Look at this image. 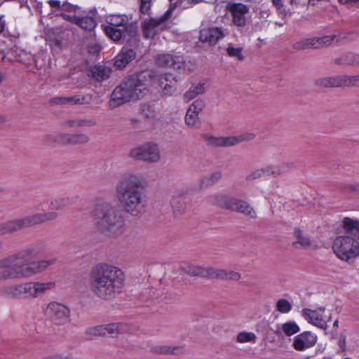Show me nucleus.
Returning a JSON list of instances; mask_svg holds the SVG:
<instances>
[{
    "label": "nucleus",
    "instance_id": "obj_1",
    "mask_svg": "<svg viewBox=\"0 0 359 359\" xmlns=\"http://www.w3.org/2000/svg\"><path fill=\"white\" fill-rule=\"evenodd\" d=\"M45 250L46 243L38 241L0 259V281L31 278L55 264L56 257L30 261Z\"/></svg>",
    "mask_w": 359,
    "mask_h": 359
},
{
    "label": "nucleus",
    "instance_id": "obj_2",
    "mask_svg": "<svg viewBox=\"0 0 359 359\" xmlns=\"http://www.w3.org/2000/svg\"><path fill=\"white\" fill-rule=\"evenodd\" d=\"M125 274L117 266L100 263L93 266L89 272V287L97 298L109 301L121 293Z\"/></svg>",
    "mask_w": 359,
    "mask_h": 359
},
{
    "label": "nucleus",
    "instance_id": "obj_3",
    "mask_svg": "<svg viewBox=\"0 0 359 359\" xmlns=\"http://www.w3.org/2000/svg\"><path fill=\"white\" fill-rule=\"evenodd\" d=\"M116 190L118 201L125 212L140 218L147 212L148 198L138 176L125 175L117 182Z\"/></svg>",
    "mask_w": 359,
    "mask_h": 359
},
{
    "label": "nucleus",
    "instance_id": "obj_4",
    "mask_svg": "<svg viewBox=\"0 0 359 359\" xmlns=\"http://www.w3.org/2000/svg\"><path fill=\"white\" fill-rule=\"evenodd\" d=\"M155 77L152 70L142 71L126 77L112 91L108 102L110 109L142 98L149 91V85Z\"/></svg>",
    "mask_w": 359,
    "mask_h": 359
},
{
    "label": "nucleus",
    "instance_id": "obj_5",
    "mask_svg": "<svg viewBox=\"0 0 359 359\" xmlns=\"http://www.w3.org/2000/svg\"><path fill=\"white\" fill-rule=\"evenodd\" d=\"M92 218L96 229L109 236H121L125 229V222L121 212L111 203H97L92 210Z\"/></svg>",
    "mask_w": 359,
    "mask_h": 359
},
{
    "label": "nucleus",
    "instance_id": "obj_6",
    "mask_svg": "<svg viewBox=\"0 0 359 359\" xmlns=\"http://www.w3.org/2000/svg\"><path fill=\"white\" fill-rule=\"evenodd\" d=\"M47 3L53 13L65 20L79 26L87 32H92L97 27V21L93 16H88L86 11H81L80 6L72 4L68 1L61 2L59 0H48Z\"/></svg>",
    "mask_w": 359,
    "mask_h": 359
},
{
    "label": "nucleus",
    "instance_id": "obj_7",
    "mask_svg": "<svg viewBox=\"0 0 359 359\" xmlns=\"http://www.w3.org/2000/svg\"><path fill=\"white\" fill-rule=\"evenodd\" d=\"M58 217L57 212L50 211L36 213L25 217L21 219L8 221L0 224V235L13 233L22 229L39 225L56 219Z\"/></svg>",
    "mask_w": 359,
    "mask_h": 359
},
{
    "label": "nucleus",
    "instance_id": "obj_8",
    "mask_svg": "<svg viewBox=\"0 0 359 359\" xmlns=\"http://www.w3.org/2000/svg\"><path fill=\"white\" fill-rule=\"evenodd\" d=\"M108 22L109 25L104 27V32L114 41H118L122 38L135 36L137 34V25L129 24L126 15L111 16Z\"/></svg>",
    "mask_w": 359,
    "mask_h": 359
},
{
    "label": "nucleus",
    "instance_id": "obj_9",
    "mask_svg": "<svg viewBox=\"0 0 359 359\" xmlns=\"http://www.w3.org/2000/svg\"><path fill=\"white\" fill-rule=\"evenodd\" d=\"M208 200L222 208L240 212L252 219L257 217L254 208L244 200L222 194L209 196Z\"/></svg>",
    "mask_w": 359,
    "mask_h": 359
},
{
    "label": "nucleus",
    "instance_id": "obj_10",
    "mask_svg": "<svg viewBox=\"0 0 359 359\" xmlns=\"http://www.w3.org/2000/svg\"><path fill=\"white\" fill-rule=\"evenodd\" d=\"M332 249L339 259L349 262L359 256V238L349 235L337 236L333 242Z\"/></svg>",
    "mask_w": 359,
    "mask_h": 359
},
{
    "label": "nucleus",
    "instance_id": "obj_11",
    "mask_svg": "<svg viewBox=\"0 0 359 359\" xmlns=\"http://www.w3.org/2000/svg\"><path fill=\"white\" fill-rule=\"evenodd\" d=\"M255 135L252 133H246L236 136L217 137L209 134L202 136L203 141L209 147H232L243 142H249L254 140Z\"/></svg>",
    "mask_w": 359,
    "mask_h": 359
},
{
    "label": "nucleus",
    "instance_id": "obj_12",
    "mask_svg": "<svg viewBox=\"0 0 359 359\" xmlns=\"http://www.w3.org/2000/svg\"><path fill=\"white\" fill-rule=\"evenodd\" d=\"M173 8H169L158 18H149L144 19L141 23L143 36L145 39H154L160 32L167 28L166 22L171 17Z\"/></svg>",
    "mask_w": 359,
    "mask_h": 359
},
{
    "label": "nucleus",
    "instance_id": "obj_13",
    "mask_svg": "<svg viewBox=\"0 0 359 359\" xmlns=\"http://www.w3.org/2000/svg\"><path fill=\"white\" fill-rule=\"evenodd\" d=\"M32 282L6 284L0 287V297L11 299L34 298Z\"/></svg>",
    "mask_w": 359,
    "mask_h": 359
},
{
    "label": "nucleus",
    "instance_id": "obj_14",
    "mask_svg": "<svg viewBox=\"0 0 359 359\" xmlns=\"http://www.w3.org/2000/svg\"><path fill=\"white\" fill-rule=\"evenodd\" d=\"M126 39V44L115 58L114 65L118 69L126 67L128 64L135 60L139 47L140 39L138 34L135 36H129Z\"/></svg>",
    "mask_w": 359,
    "mask_h": 359
},
{
    "label": "nucleus",
    "instance_id": "obj_15",
    "mask_svg": "<svg viewBox=\"0 0 359 359\" xmlns=\"http://www.w3.org/2000/svg\"><path fill=\"white\" fill-rule=\"evenodd\" d=\"M129 156L148 163H156L161 159L159 148L153 142L146 143L130 149Z\"/></svg>",
    "mask_w": 359,
    "mask_h": 359
},
{
    "label": "nucleus",
    "instance_id": "obj_16",
    "mask_svg": "<svg viewBox=\"0 0 359 359\" xmlns=\"http://www.w3.org/2000/svg\"><path fill=\"white\" fill-rule=\"evenodd\" d=\"M46 314L55 325H65L70 320V309L65 304L57 302H52L48 304Z\"/></svg>",
    "mask_w": 359,
    "mask_h": 359
},
{
    "label": "nucleus",
    "instance_id": "obj_17",
    "mask_svg": "<svg viewBox=\"0 0 359 359\" xmlns=\"http://www.w3.org/2000/svg\"><path fill=\"white\" fill-rule=\"evenodd\" d=\"M156 64L161 67H169L176 70H185L187 63L182 55L162 53L155 58Z\"/></svg>",
    "mask_w": 359,
    "mask_h": 359
},
{
    "label": "nucleus",
    "instance_id": "obj_18",
    "mask_svg": "<svg viewBox=\"0 0 359 359\" xmlns=\"http://www.w3.org/2000/svg\"><path fill=\"white\" fill-rule=\"evenodd\" d=\"M226 34V30L222 27L208 26L201 29L199 40L202 43H207L209 46H213L219 40L222 39Z\"/></svg>",
    "mask_w": 359,
    "mask_h": 359
},
{
    "label": "nucleus",
    "instance_id": "obj_19",
    "mask_svg": "<svg viewBox=\"0 0 359 359\" xmlns=\"http://www.w3.org/2000/svg\"><path fill=\"white\" fill-rule=\"evenodd\" d=\"M325 311L324 307H320L316 310H311L309 309H304L302 310V313L304 318L311 324L323 329L326 330L327 327V323L331 320V314L330 313L326 318V316H323V313Z\"/></svg>",
    "mask_w": 359,
    "mask_h": 359
},
{
    "label": "nucleus",
    "instance_id": "obj_20",
    "mask_svg": "<svg viewBox=\"0 0 359 359\" xmlns=\"http://www.w3.org/2000/svg\"><path fill=\"white\" fill-rule=\"evenodd\" d=\"M229 11L232 16V22L237 27H244L247 19L245 15L249 13L248 6L241 3H233L229 5Z\"/></svg>",
    "mask_w": 359,
    "mask_h": 359
},
{
    "label": "nucleus",
    "instance_id": "obj_21",
    "mask_svg": "<svg viewBox=\"0 0 359 359\" xmlns=\"http://www.w3.org/2000/svg\"><path fill=\"white\" fill-rule=\"evenodd\" d=\"M317 337L311 332H304L297 335L293 340V347L297 351H304L315 345Z\"/></svg>",
    "mask_w": 359,
    "mask_h": 359
},
{
    "label": "nucleus",
    "instance_id": "obj_22",
    "mask_svg": "<svg viewBox=\"0 0 359 359\" xmlns=\"http://www.w3.org/2000/svg\"><path fill=\"white\" fill-rule=\"evenodd\" d=\"M314 83L316 86L324 88L345 87L344 75L318 78Z\"/></svg>",
    "mask_w": 359,
    "mask_h": 359
},
{
    "label": "nucleus",
    "instance_id": "obj_23",
    "mask_svg": "<svg viewBox=\"0 0 359 359\" xmlns=\"http://www.w3.org/2000/svg\"><path fill=\"white\" fill-rule=\"evenodd\" d=\"M177 79L171 74H162L158 80V85L165 95H171L176 89Z\"/></svg>",
    "mask_w": 359,
    "mask_h": 359
},
{
    "label": "nucleus",
    "instance_id": "obj_24",
    "mask_svg": "<svg viewBox=\"0 0 359 359\" xmlns=\"http://www.w3.org/2000/svg\"><path fill=\"white\" fill-rule=\"evenodd\" d=\"M295 241L292 242V246L295 249H309L313 248V243L311 238L301 229H297L294 231Z\"/></svg>",
    "mask_w": 359,
    "mask_h": 359
},
{
    "label": "nucleus",
    "instance_id": "obj_25",
    "mask_svg": "<svg viewBox=\"0 0 359 359\" xmlns=\"http://www.w3.org/2000/svg\"><path fill=\"white\" fill-rule=\"evenodd\" d=\"M60 140L62 144H85L90 141V137L85 133H62Z\"/></svg>",
    "mask_w": 359,
    "mask_h": 359
},
{
    "label": "nucleus",
    "instance_id": "obj_26",
    "mask_svg": "<svg viewBox=\"0 0 359 359\" xmlns=\"http://www.w3.org/2000/svg\"><path fill=\"white\" fill-rule=\"evenodd\" d=\"M187 191L180 190L175 193L170 201V204L175 212L182 213L187 208L186 195Z\"/></svg>",
    "mask_w": 359,
    "mask_h": 359
},
{
    "label": "nucleus",
    "instance_id": "obj_27",
    "mask_svg": "<svg viewBox=\"0 0 359 359\" xmlns=\"http://www.w3.org/2000/svg\"><path fill=\"white\" fill-rule=\"evenodd\" d=\"M183 271L191 276L212 278L214 267L209 266L204 268L197 265H187L182 268Z\"/></svg>",
    "mask_w": 359,
    "mask_h": 359
},
{
    "label": "nucleus",
    "instance_id": "obj_28",
    "mask_svg": "<svg viewBox=\"0 0 359 359\" xmlns=\"http://www.w3.org/2000/svg\"><path fill=\"white\" fill-rule=\"evenodd\" d=\"M343 227L346 235L359 238V222L349 217L343 219Z\"/></svg>",
    "mask_w": 359,
    "mask_h": 359
},
{
    "label": "nucleus",
    "instance_id": "obj_29",
    "mask_svg": "<svg viewBox=\"0 0 359 359\" xmlns=\"http://www.w3.org/2000/svg\"><path fill=\"white\" fill-rule=\"evenodd\" d=\"M241 278V273L237 271L214 268L212 278L238 280Z\"/></svg>",
    "mask_w": 359,
    "mask_h": 359
},
{
    "label": "nucleus",
    "instance_id": "obj_30",
    "mask_svg": "<svg viewBox=\"0 0 359 359\" xmlns=\"http://www.w3.org/2000/svg\"><path fill=\"white\" fill-rule=\"evenodd\" d=\"M337 38V36L335 34L326 35L323 36L321 37H312L313 49H319L328 47L332 45L335 40L337 41V42L338 41Z\"/></svg>",
    "mask_w": 359,
    "mask_h": 359
},
{
    "label": "nucleus",
    "instance_id": "obj_31",
    "mask_svg": "<svg viewBox=\"0 0 359 359\" xmlns=\"http://www.w3.org/2000/svg\"><path fill=\"white\" fill-rule=\"evenodd\" d=\"M223 174L220 170H216L203 176L200 180L201 188L210 187L217 183L222 178Z\"/></svg>",
    "mask_w": 359,
    "mask_h": 359
},
{
    "label": "nucleus",
    "instance_id": "obj_32",
    "mask_svg": "<svg viewBox=\"0 0 359 359\" xmlns=\"http://www.w3.org/2000/svg\"><path fill=\"white\" fill-rule=\"evenodd\" d=\"M76 202L74 197L62 196L53 199L50 203V208L55 210H60L64 208L72 205Z\"/></svg>",
    "mask_w": 359,
    "mask_h": 359
},
{
    "label": "nucleus",
    "instance_id": "obj_33",
    "mask_svg": "<svg viewBox=\"0 0 359 359\" xmlns=\"http://www.w3.org/2000/svg\"><path fill=\"white\" fill-rule=\"evenodd\" d=\"M111 70L109 67L103 65H95L91 69V74L96 81H102L108 79Z\"/></svg>",
    "mask_w": 359,
    "mask_h": 359
},
{
    "label": "nucleus",
    "instance_id": "obj_34",
    "mask_svg": "<svg viewBox=\"0 0 359 359\" xmlns=\"http://www.w3.org/2000/svg\"><path fill=\"white\" fill-rule=\"evenodd\" d=\"M337 65H359V54L346 53L334 60Z\"/></svg>",
    "mask_w": 359,
    "mask_h": 359
},
{
    "label": "nucleus",
    "instance_id": "obj_35",
    "mask_svg": "<svg viewBox=\"0 0 359 359\" xmlns=\"http://www.w3.org/2000/svg\"><path fill=\"white\" fill-rule=\"evenodd\" d=\"M294 168L292 163H283L274 165H268L269 176L277 177Z\"/></svg>",
    "mask_w": 359,
    "mask_h": 359
},
{
    "label": "nucleus",
    "instance_id": "obj_36",
    "mask_svg": "<svg viewBox=\"0 0 359 359\" xmlns=\"http://www.w3.org/2000/svg\"><path fill=\"white\" fill-rule=\"evenodd\" d=\"M105 336L116 337L118 334L123 333L127 331V325L123 323H111L104 325Z\"/></svg>",
    "mask_w": 359,
    "mask_h": 359
},
{
    "label": "nucleus",
    "instance_id": "obj_37",
    "mask_svg": "<svg viewBox=\"0 0 359 359\" xmlns=\"http://www.w3.org/2000/svg\"><path fill=\"white\" fill-rule=\"evenodd\" d=\"M299 331V327L297 323L294 321H289L281 325V330L278 327L275 333L280 336L283 332L285 335L290 337L297 333Z\"/></svg>",
    "mask_w": 359,
    "mask_h": 359
},
{
    "label": "nucleus",
    "instance_id": "obj_38",
    "mask_svg": "<svg viewBox=\"0 0 359 359\" xmlns=\"http://www.w3.org/2000/svg\"><path fill=\"white\" fill-rule=\"evenodd\" d=\"M67 124L69 127L81 128V127H93L97 125L95 118H76L69 120Z\"/></svg>",
    "mask_w": 359,
    "mask_h": 359
},
{
    "label": "nucleus",
    "instance_id": "obj_39",
    "mask_svg": "<svg viewBox=\"0 0 359 359\" xmlns=\"http://www.w3.org/2000/svg\"><path fill=\"white\" fill-rule=\"evenodd\" d=\"M33 284V291H34V298H38L45 294V292L50 290L54 284L53 283H43V282H32Z\"/></svg>",
    "mask_w": 359,
    "mask_h": 359
},
{
    "label": "nucleus",
    "instance_id": "obj_40",
    "mask_svg": "<svg viewBox=\"0 0 359 359\" xmlns=\"http://www.w3.org/2000/svg\"><path fill=\"white\" fill-rule=\"evenodd\" d=\"M205 91L204 83H199L196 85H192L188 91L184 94V99L186 102H189Z\"/></svg>",
    "mask_w": 359,
    "mask_h": 359
},
{
    "label": "nucleus",
    "instance_id": "obj_41",
    "mask_svg": "<svg viewBox=\"0 0 359 359\" xmlns=\"http://www.w3.org/2000/svg\"><path fill=\"white\" fill-rule=\"evenodd\" d=\"M141 114L146 118L154 119L158 116V112L154 105L142 104L140 107Z\"/></svg>",
    "mask_w": 359,
    "mask_h": 359
},
{
    "label": "nucleus",
    "instance_id": "obj_42",
    "mask_svg": "<svg viewBox=\"0 0 359 359\" xmlns=\"http://www.w3.org/2000/svg\"><path fill=\"white\" fill-rule=\"evenodd\" d=\"M185 123L191 128H197L200 125L198 114L187 109L185 118Z\"/></svg>",
    "mask_w": 359,
    "mask_h": 359
},
{
    "label": "nucleus",
    "instance_id": "obj_43",
    "mask_svg": "<svg viewBox=\"0 0 359 359\" xmlns=\"http://www.w3.org/2000/svg\"><path fill=\"white\" fill-rule=\"evenodd\" d=\"M76 95L72 96L55 97L51 99V102L61 105H74L76 102Z\"/></svg>",
    "mask_w": 359,
    "mask_h": 359
},
{
    "label": "nucleus",
    "instance_id": "obj_44",
    "mask_svg": "<svg viewBox=\"0 0 359 359\" xmlns=\"http://www.w3.org/2000/svg\"><path fill=\"white\" fill-rule=\"evenodd\" d=\"M264 176H269V170L267 166L257 169L245 177V180L249 182H252L256 180L257 179L262 178Z\"/></svg>",
    "mask_w": 359,
    "mask_h": 359
},
{
    "label": "nucleus",
    "instance_id": "obj_45",
    "mask_svg": "<svg viewBox=\"0 0 359 359\" xmlns=\"http://www.w3.org/2000/svg\"><path fill=\"white\" fill-rule=\"evenodd\" d=\"M293 49L296 50H303L305 49L313 48V41L311 38L302 39L292 44Z\"/></svg>",
    "mask_w": 359,
    "mask_h": 359
},
{
    "label": "nucleus",
    "instance_id": "obj_46",
    "mask_svg": "<svg viewBox=\"0 0 359 359\" xmlns=\"http://www.w3.org/2000/svg\"><path fill=\"white\" fill-rule=\"evenodd\" d=\"M257 337L253 332H241L238 333L236 340L239 343L255 342Z\"/></svg>",
    "mask_w": 359,
    "mask_h": 359
},
{
    "label": "nucleus",
    "instance_id": "obj_47",
    "mask_svg": "<svg viewBox=\"0 0 359 359\" xmlns=\"http://www.w3.org/2000/svg\"><path fill=\"white\" fill-rule=\"evenodd\" d=\"M276 310L283 313H289L292 309V304L285 299H280L276 302Z\"/></svg>",
    "mask_w": 359,
    "mask_h": 359
},
{
    "label": "nucleus",
    "instance_id": "obj_48",
    "mask_svg": "<svg viewBox=\"0 0 359 359\" xmlns=\"http://www.w3.org/2000/svg\"><path fill=\"white\" fill-rule=\"evenodd\" d=\"M104 325H99L95 327H88L86 330V334L89 337H95V336H105Z\"/></svg>",
    "mask_w": 359,
    "mask_h": 359
},
{
    "label": "nucleus",
    "instance_id": "obj_49",
    "mask_svg": "<svg viewBox=\"0 0 359 359\" xmlns=\"http://www.w3.org/2000/svg\"><path fill=\"white\" fill-rule=\"evenodd\" d=\"M243 48H233L231 46H229L226 48V53L229 57H236L238 60H243L244 56L242 54Z\"/></svg>",
    "mask_w": 359,
    "mask_h": 359
},
{
    "label": "nucleus",
    "instance_id": "obj_50",
    "mask_svg": "<svg viewBox=\"0 0 359 359\" xmlns=\"http://www.w3.org/2000/svg\"><path fill=\"white\" fill-rule=\"evenodd\" d=\"M76 104L89 105L93 102V95L91 94L76 95Z\"/></svg>",
    "mask_w": 359,
    "mask_h": 359
},
{
    "label": "nucleus",
    "instance_id": "obj_51",
    "mask_svg": "<svg viewBox=\"0 0 359 359\" xmlns=\"http://www.w3.org/2000/svg\"><path fill=\"white\" fill-rule=\"evenodd\" d=\"M50 46L52 47V49L61 50L67 48V43L66 41L62 40L59 37H55L51 41Z\"/></svg>",
    "mask_w": 359,
    "mask_h": 359
},
{
    "label": "nucleus",
    "instance_id": "obj_52",
    "mask_svg": "<svg viewBox=\"0 0 359 359\" xmlns=\"http://www.w3.org/2000/svg\"><path fill=\"white\" fill-rule=\"evenodd\" d=\"M205 102L201 99L196 100L188 108V109L199 114L205 107Z\"/></svg>",
    "mask_w": 359,
    "mask_h": 359
},
{
    "label": "nucleus",
    "instance_id": "obj_53",
    "mask_svg": "<svg viewBox=\"0 0 359 359\" xmlns=\"http://www.w3.org/2000/svg\"><path fill=\"white\" fill-rule=\"evenodd\" d=\"M61 134L55 135V134H46L42 137L43 142L47 144H53V143H58L62 144V140H60Z\"/></svg>",
    "mask_w": 359,
    "mask_h": 359
},
{
    "label": "nucleus",
    "instance_id": "obj_54",
    "mask_svg": "<svg viewBox=\"0 0 359 359\" xmlns=\"http://www.w3.org/2000/svg\"><path fill=\"white\" fill-rule=\"evenodd\" d=\"M180 349L177 346L170 347L168 346H161L156 347V352L160 354H176L177 351Z\"/></svg>",
    "mask_w": 359,
    "mask_h": 359
},
{
    "label": "nucleus",
    "instance_id": "obj_55",
    "mask_svg": "<svg viewBox=\"0 0 359 359\" xmlns=\"http://www.w3.org/2000/svg\"><path fill=\"white\" fill-rule=\"evenodd\" d=\"M345 87L359 86V75H344Z\"/></svg>",
    "mask_w": 359,
    "mask_h": 359
},
{
    "label": "nucleus",
    "instance_id": "obj_56",
    "mask_svg": "<svg viewBox=\"0 0 359 359\" xmlns=\"http://www.w3.org/2000/svg\"><path fill=\"white\" fill-rule=\"evenodd\" d=\"M151 0H140V11L142 14H149Z\"/></svg>",
    "mask_w": 359,
    "mask_h": 359
},
{
    "label": "nucleus",
    "instance_id": "obj_57",
    "mask_svg": "<svg viewBox=\"0 0 359 359\" xmlns=\"http://www.w3.org/2000/svg\"><path fill=\"white\" fill-rule=\"evenodd\" d=\"M273 4L276 7L278 12L284 15H287L285 9L283 8L281 0H272Z\"/></svg>",
    "mask_w": 359,
    "mask_h": 359
},
{
    "label": "nucleus",
    "instance_id": "obj_58",
    "mask_svg": "<svg viewBox=\"0 0 359 359\" xmlns=\"http://www.w3.org/2000/svg\"><path fill=\"white\" fill-rule=\"evenodd\" d=\"M43 359H72L69 355H54L44 358Z\"/></svg>",
    "mask_w": 359,
    "mask_h": 359
},
{
    "label": "nucleus",
    "instance_id": "obj_59",
    "mask_svg": "<svg viewBox=\"0 0 359 359\" xmlns=\"http://www.w3.org/2000/svg\"><path fill=\"white\" fill-rule=\"evenodd\" d=\"M359 1V0H339V2L343 4H346L351 2H357Z\"/></svg>",
    "mask_w": 359,
    "mask_h": 359
},
{
    "label": "nucleus",
    "instance_id": "obj_60",
    "mask_svg": "<svg viewBox=\"0 0 359 359\" xmlns=\"http://www.w3.org/2000/svg\"><path fill=\"white\" fill-rule=\"evenodd\" d=\"M5 57H6V55L5 53H4V51H2L1 50H0V60L1 61H3L4 59H5Z\"/></svg>",
    "mask_w": 359,
    "mask_h": 359
},
{
    "label": "nucleus",
    "instance_id": "obj_61",
    "mask_svg": "<svg viewBox=\"0 0 359 359\" xmlns=\"http://www.w3.org/2000/svg\"><path fill=\"white\" fill-rule=\"evenodd\" d=\"M202 1V0H188V2L189 4H198L199 2Z\"/></svg>",
    "mask_w": 359,
    "mask_h": 359
},
{
    "label": "nucleus",
    "instance_id": "obj_62",
    "mask_svg": "<svg viewBox=\"0 0 359 359\" xmlns=\"http://www.w3.org/2000/svg\"><path fill=\"white\" fill-rule=\"evenodd\" d=\"M4 29V23L1 22V18L0 19V33L2 32Z\"/></svg>",
    "mask_w": 359,
    "mask_h": 359
},
{
    "label": "nucleus",
    "instance_id": "obj_63",
    "mask_svg": "<svg viewBox=\"0 0 359 359\" xmlns=\"http://www.w3.org/2000/svg\"><path fill=\"white\" fill-rule=\"evenodd\" d=\"M259 15H261L262 17H264V15L268 17L269 16V13H268V11H261L259 13Z\"/></svg>",
    "mask_w": 359,
    "mask_h": 359
},
{
    "label": "nucleus",
    "instance_id": "obj_64",
    "mask_svg": "<svg viewBox=\"0 0 359 359\" xmlns=\"http://www.w3.org/2000/svg\"><path fill=\"white\" fill-rule=\"evenodd\" d=\"M338 323H339L338 320H336L334 322V323H333V326H334V327H338Z\"/></svg>",
    "mask_w": 359,
    "mask_h": 359
}]
</instances>
